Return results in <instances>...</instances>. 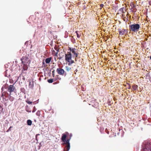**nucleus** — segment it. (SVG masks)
<instances>
[{
    "label": "nucleus",
    "mask_w": 151,
    "mask_h": 151,
    "mask_svg": "<svg viewBox=\"0 0 151 151\" xmlns=\"http://www.w3.org/2000/svg\"><path fill=\"white\" fill-rule=\"evenodd\" d=\"M129 30L130 31L137 32L139 31L140 26L139 24L134 23L129 25Z\"/></svg>",
    "instance_id": "nucleus-1"
},
{
    "label": "nucleus",
    "mask_w": 151,
    "mask_h": 151,
    "mask_svg": "<svg viewBox=\"0 0 151 151\" xmlns=\"http://www.w3.org/2000/svg\"><path fill=\"white\" fill-rule=\"evenodd\" d=\"M22 64H30V60L29 58L28 55H27L25 56H23L21 59Z\"/></svg>",
    "instance_id": "nucleus-2"
},
{
    "label": "nucleus",
    "mask_w": 151,
    "mask_h": 151,
    "mask_svg": "<svg viewBox=\"0 0 151 151\" xmlns=\"http://www.w3.org/2000/svg\"><path fill=\"white\" fill-rule=\"evenodd\" d=\"M70 139H68L67 140H66L65 142H64V143L66 145V146L65 147V148H66V150H65V149H64V151H68L70 149V143L69 142V141Z\"/></svg>",
    "instance_id": "nucleus-3"
},
{
    "label": "nucleus",
    "mask_w": 151,
    "mask_h": 151,
    "mask_svg": "<svg viewBox=\"0 0 151 151\" xmlns=\"http://www.w3.org/2000/svg\"><path fill=\"white\" fill-rule=\"evenodd\" d=\"M65 60L68 62H69L70 60L71 59V53L69 52L68 54H65Z\"/></svg>",
    "instance_id": "nucleus-4"
},
{
    "label": "nucleus",
    "mask_w": 151,
    "mask_h": 151,
    "mask_svg": "<svg viewBox=\"0 0 151 151\" xmlns=\"http://www.w3.org/2000/svg\"><path fill=\"white\" fill-rule=\"evenodd\" d=\"M57 71L58 73L60 75H63L65 72V71L63 69L60 68L57 69Z\"/></svg>",
    "instance_id": "nucleus-5"
},
{
    "label": "nucleus",
    "mask_w": 151,
    "mask_h": 151,
    "mask_svg": "<svg viewBox=\"0 0 151 151\" xmlns=\"http://www.w3.org/2000/svg\"><path fill=\"white\" fill-rule=\"evenodd\" d=\"M71 50L72 53L73 54L74 57L75 58H77L78 54V53L77 52V50L75 48H73Z\"/></svg>",
    "instance_id": "nucleus-6"
},
{
    "label": "nucleus",
    "mask_w": 151,
    "mask_h": 151,
    "mask_svg": "<svg viewBox=\"0 0 151 151\" xmlns=\"http://www.w3.org/2000/svg\"><path fill=\"white\" fill-rule=\"evenodd\" d=\"M15 89V87L12 85H10L8 88V91L10 93L13 92Z\"/></svg>",
    "instance_id": "nucleus-7"
},
{
    "label": "nucleus",
    "mask_w": 151,
    "mask_h": 151,
    "mask_svg": "<svg viewBox=\"0 0 151 151\" xmlns=\"http://www.w3.org/2000/svg\"><path fill=\"white\" fill-rule=\"evenodd\" d=\"M23 69L24 70H27L28 68V66L29 65V64L24 63L23 64Z\"/></svg>",
    "instance_id": "nucleus-8"
},
{
    "label": "nucleus",
    "mask_w": 151,
    "mask_h": 151,
    "mask_svg": "<svg viewBox=\"0 0 151 151\" xmlns=\"http://www.w3.org/2000/svg\"><path fill=\"white\" fill-rule=\"evenodd\" d=\"M66 135L64 134H63L61 138L62 140L64 142H65L66 141Z\"/></svg>",
    "instance_id": "nucleus-9"
},
{
    "label": "nucleus",
    "mask_w": 151,
    "mask_h": 151,
    "mask_svg": "<svg viewBox=\"0 0 151 151\" xmlns=\"http://www.w3.org/2000/svg\"><path fill=\"white\" fill-rule=\"evenodd\" d=\"M126 31V30L124 29H123L122 30L119 31V34L121 35H123Z\"/></svg>",
    "instance_id": "nucleus-10"
},
{
    "label": "nucleus",
    "mask_w": 151,
    "mask_h": 151,
    "mask_svg": "<svg viewBox=\"0 0 151 151\" xmlns=\"http://www.w3.org/2000/svg\"><path fill=\"white\" fill-rule=\"evenodd\" d=\"M51 57L47 58L45 60V62L46 63H49L51 60Z\"/></svg>",
    "instance_id": "nucleus-11"
},
{
    "label": "nucleus",
    "mask_w": 151,
    "mask_h": 151,
    "mask_svg": "<svg viewBox=\"0 0 151 151\" xmlns=\"http://www.w3.org/2000/svg\"><path fill=\"white\" fill-rule=\"evenodd\" d=\"M27 123L28 125L30 126L32 124V121L30 120H27Z\"/></svg>",
    "instance_id": "nucleus-12"
},
{
    "label": "nucleus",
    "mask_w": 151,
    "mask_h": 151,
    "mask_svg": "<svg viewBox=\"0 0 151 151\" xmlns=\"http://www.w3.org/2000/svg\"><path fill=\"white\" fill-rule=\"evenodd\" d=\"M71 68L70 67H69L68 66H65V70L67 71L68 72V71H70L71 70Z\"/></svg>",
    "instance_id": "nucleus-13"
},
{
    "label": "nucleus",
    "mask_w": 151,
    "mask_h": 151,
    "mask_svg": "<svg viewBox=\"0 0 151 151\" xmlns=\"http://www.w3.org/2000/svg\"><path fill=\"white\" fill-rule=\"evenodd\" d=\"M138 88V86L136 85H134L133 86L132 88L134 90H136Z\"/></svg>",
    "instance_id": "nucleus-14"
},
{
    "label": "nucleus",
    "mask_w": 151,
    "mask_h": 151,
    "mask_svg": "<svg viewBox=\"0 0 151 151\" xmlns=\"http://www.w3.org/2000/svg\"><path fill=\"white\" fill-rule=\"evenodd\" d=\"M68 65H71L73 64V63H74V61L73 60H70L69 62H68Z\"/></svg>",
    "instance_id": "nucleus-15"
},
{
    "label": "nucleus",
    "mask_w": 151,
    "mask_h": 151,
    "mask_svg": "<svg viewBox=\"0 0 151 151\" xmlns=\"http://www.w3.org/2000/svg\"><path fill=\"white\" fill-rule=\"evenodd\" d=\"M53 79H50L48 80L47 81L49 83H52L53 82Z\"/></svg>",
    "instance_id": "nucleus-16"
},
{
    "label": "nucleus",
    "mask_w": 151,
    "mask_h": 151,
    "mask_svg": "<svg viewBox=\"0 0 151 151\" xmlns=\"http://www.w3.org/2000/svg\"><path fill=\"white\" fill-rule=\"evenodd\" d=\"M26 102L28 104H32V102L30 101H27Z\"/></svg>",
    "instance_id": "nucleus-17"
},
{
    "label": "nucleus",
    "mask_w": 151,
    "mask_h": 151,
    "mask_svg": "<svg viewBox=\"0 0 151 151\" xmlns=\"http://www.w3.org/2000/svg\"><path fill=\"white\" fill-rule=\"evenodd\" d=\"M12 126L10 127L9 128V129L6 131V132H8L9 131H11V128H12Z\"/></svg>",
    "instance_id": "nucleus-18"
},
{
    "label": "nucleus",
    "mask_w": 151,
    "mask_h": 151,
    "mask_svg": "<svg viewBox=\"0 0 151 151\" xmlns=\"http://www.w3.org/2000/svg\"><path fill=\"white\" fill-rule=\"evenodd\" d=\"M76 34L77 37L78 38L80 37V36L78 34V32L77 31H76Z\"/></svg>",
    "instance_id": "nucleus-19"
},
{
    "label": "nucleus",
    "mask_w": 151,
    "mask_h": 151,
    "mask_svg": "<svg viewBox=\"0 0 151 151\" xmlns=\"http://www.w3.org/2000/svg\"><path fill=\"white\" fill-rule=\"evenodd\" d=\"M73 48H71V47H69V50H70V51H71V52H72V50H72V49H73Z\"/></svg>",
    "instance_id": "nucleus-20"
},
{
    "label": "nucleus",
    "mask_w": 151,
    "mask_h": 151,
    "mask_svg": "<svg viewBox=\"0 0 151 151\" xmlns=\"http://www.w3.org/2000/svg\"><path fill=\"white\" fill-rule=\"evenodd\" d=\"M40 111H38L36 113L37 115H38V114H40Z\"/></svg>",
    "instance_id": "nucleus-21"
},
{
    "label": "nucleus",
    "mask_w": 151,
    "mask_h": 151,
    "mask_svg": "<svg viewBox=\"0 0 151 151\" xmlns=\"http://www.w3.org/2000/svg\"><path fill=\"white\" fill-rule=\"evenodd\" d=\"M104 6V4H100V6L101 7H103Z\"/></svg>",
    "instance_id": "nucleus-22"
},
{
    "label": "nucleus",
    "mask_w": 151,
    "mask_h": 151,
    "mask_svg": "<svg viewBox=\"0 0 151 151\" xmlns=\"http://www.w3.org/2000/svg\"><path fill=\"white\" fill-rule=\"evenodd\" d=\"M62 57H59L58 58H59V60H60V59H62Z\"/></svg>",
    "instance_id": "nucleus-23"
},
{
    "label": "nucleus",
    "mask_w": 151,
    "mask_h": 151,
    "mask_svg": "<svg viewBox=\"0 0 151 151\" xmlns=\"http://www.w3.org/2000/svg\"><path fill=\"white\" fill-rule=\"evenodd\" d=\"M57 54H58V52H57L56 53H55V55L56 56H57Z\"/></svg>",
    "instance_id": "nucleus-24"
},
{
    "label": "nucleus",
    "mask_w": 151,
    "mask_h": 151,
    "mask_svg": "<svg viewBox=\"0 0 151 151\" xmlns=\"http://www.w3.org/2000/svg\"><path fill=\"white\" fill-rule=\"evenodd\" d=\"M120 11H123V9H122V8H121V9H120Z\"/></svg>",
    "instance_id": "nucleus-25"
},
{
    "label": "nucleus",
    "mask_w": 151,
    "mask_h": 151,
    "mask_svg": "<svg viewBox=\"0 0 151 151\" xmlns=\"http://www.w3.org/2000/svg\"><path fill=\"white\" fill-rule=\"evenodd\" d=\"M35 110L34 109V110L32 111V112H34L35 111Z\"/></svg>",
    "instance_id": "nucleus-26"
},
{
    "label": "nucleus",
    "mask_w": 151,
    "mask_h": 151,
    "mask_svg": "<svg viewBox=\"0 0 151 151\" xmlns=\"http://www.w3.org/2000/svg\"><path fill=\"white\" fill-rule=\"evenodd\" d=\"M4 88V87H2L1 88V89H2V90H3V89Z\"/></svg>",
    "instance_id": "nucleus-27"
},
{
    "label": "nucleus",
    "mask_w": 151,
    "mask_h": 151,
    "mask_svg": "<svg viewBox=\"0 0 151 151\" xmlns=\"http://www.w3.org/2000/svg\"><path fill=\"white\" fill-rule=\"evenodd\" d=\"M149 4L150 5H151V1L149 2Z\"/></svg>",
    "instance_id": "nucleus-28"
},
{
    "label": "nucleus",
    "mask_w": 151,
    "mask_h": 151,
    "mask_svg": "<svg viewBox=\"0 0 151 151\" xmlns=\"http://www.w3.org/2000/svg\"><path fill=\"white\" fill-rule=\"evenodd\" d=\"M55 60H56V58L55 57Z\"/></svg>",
    "instance_id": "nucleus-29"
},
{
    "label": "nucleus",
    "mask_w": 151,
    "mask_h": 151,
    "mask_svg": "<svg viewBox=\"0 0 151 151\" xmlns=\"http://www.w3.org/2000/svg\"><path fill=\"white\" fill-rule=\"evenodd\" d=\"M3 110V108H2V109H1V111H2V110Z\"/></svg>",
    "instance_id": "nucleus-30"
},
{
    "label": "nucleus",
    "mask_w": 151,
    "mask_h": 151,
    "mask_svg": "<svg viewBox=\"0 0 151 151\" xmlns=\"http://www.w3.org/2000/svg\"><path fill=\"white\" fill-rule=\"evenodd\" d=\"M52 73L54 72V71H52Z\"/></svg>",
    "instance_id": "nucleus-31"
},
{
    "label": "nucleus",
    "mask_w": 151,
    "mask_h": 151,
    "mask_svg": "<svg viewBox=\"0 0 151 151\" xmlns=\"http://www.w3.org/2000/svg\"><path fill=\"white\" fill-rule=\"evenodd\" d=\"M72 135L70 134V137H71Z\"/></svg>",
    "instance_id": "nucleus-32"
},
{
    "label": "nucleus",
    "mask_w": 151,
    "mask_h": 151,
    "mask_svg": "<svg viewBox=\"0 0 151 151\" xmlns=\"http://www.w3.org/2000/svg\"><path fill=\"white\" fill-rule=\"evenodd\" d=\"M150 151H151V149L150 150Z\"/></svg>",
    "instance_id": "nucleus-33"
}]
</instances>
